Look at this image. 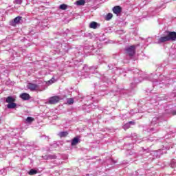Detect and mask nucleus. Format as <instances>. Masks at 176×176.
<instances>
[{"label": "nucleus", "mask_w": 176, "mask_h": 176, "mask_svg": "<svg viewBox=\"0 0 176 176\" xmlns=\"http://www.w3.org/2000/svg\"><path fill=\"white\" fill-rule=\"evenodd\" d=\"M176 40V32H165V36H161L158 38L157 41L155 43H164V42H168L170 41Z\"/></svg>", "instance_id": "f257e3e1"}, {"label": "nucleus", "mask_w": 176, "mask_h": 176, "mask_svg": "<svg viewBox=\"0 0 176 176\" xmlns=\"http://www.w3.org/2000/svg\"><path fill=\"white\" fill-rule=\"evenodd\" d=\"M160 122V117H154L151 121L150 128L147 129L148 133H157L159 131V122Z\"/></svg>", "instance_id": "f03ea898"}, {"label": "nucleus", "mask_w": 176, "mask_h": 176, "mask_svg": "<svg viewBox=\"0 0 176 176\" xmlns=\"http://www.w3.org/2000/svg\"><path fill=\"white\" fill-rule=\"evenodd\" d=\"M27 87L31 91H39L40 90L39 85L36 84L29 83Z\"/></svg>", "instance_id": "7ed1b4c3"}, {"label": "nucleus", "mask_w": 176, "mask_h": 176, "mask_svg": "<svg viewBox=\"0 0 176 176\" xmlns=\"http://www.w3.org/2000/svg\"><path fill=\"white\" fill-rule=\"evenodd\" d=\"M127 54L130 56V57H133L134 54H135V46L131 45L126 49Z\"/></svg>", "instance_id": "20e7f679"}, {"label": "nucleus", "mask_w": 176, "mask_h": 176, "mask_svg": "<svg viewBox=\"0 0 176 176\" xmlns=\"http://www.w3.org/2000/svg\"><path fill=\"white\" fill-rule=\"evenodd\" d=\"M21 19H23V18L20 16H16L14 19H13L10 22V25H12V27H16V25H17V24H20L21 23Z\"/></svg>", "instance_id": "39448f33"}, {"label": "nucleus", "mask_w": 176, "mask_h": 176, "mask_svg": "<svg viewBox=\"0 0 176 176\" xmlns=\"http://www.w3.org/2000/svg\"><path fill=\"white\" fill-rule=\"evenodd\" d=\"M113 12L114 14H116L117 16H119L122 13V7L119 6H116L113 8Z\"/></svg>", "instance_id": "423d86ee"}, {"label": "nucleus", "mask_w": 176, "mask_h": 176, "mask_svg": "<svg viewBox=\"0 0 176 176\" xmlns=\"http://www.w3.org/2000/svg\"><path fill=\"white\" fill-rule=\"evenodd\" d=\"M58 101H60V98L58 96L51 97L49 100L50 104H57Z\"/></svg>", "instance_id": "0eeeda50"}, {"label": "nucleus", "mask_w": 176, "mask_h": 176, "mask_svg": "<svg viewBox=\"0 0 176 176\" xmlns=\"http://www.w3.org/2000/svg\"><path fill=\"white\" fill-rule=\"evenodd\" d=\"M20 98L24 101H27L31 98V96L27 93H23L20 95Z\"/></svg>", "instance_id": "6e6552de"}, {"label": "nucleus", "mask_w": 176, "mask_h": 176, "mask_svg": "<svg viewBox=\"0 0 176 176\" xmlns=\"http://www.w3.org/2000/svg\"><path fill=\"white\" fill-rule=\"evenodd\" d=\"M16 98H13V96H8L6 99V102L8 104H10L12 102H15Z\"/></svg>", "instance_id": "1a4fd4ad"}, {"label": "nucleus", "mask_w": 176, "mask_h": 176, "mask_svg": "<svg viewBox=\"0 0 176 176\" xmlns=\"http://www.w3.org/2000/svg\"><path fill=\"white\" fill-rule=\"evenodd\" d=\"M89 27L90 28L96 30V28H98V27H100V24H98L97 22L93 21L89 24Z\"/></svg>", "instance_id": "9d476101"}, {"label": "nucleus", "mask_w": 176, "mask_h": 176, "mask_svg": "<svg viewBox=\"0 0 176 176\" xmlns=\"http://www.w3.org/2000/svg\"><path fill=\"white\" fill-rule=\"evenodd\" d=\"M131 124L134 125L135 124V122H134V121H130L123 126V129L125 130H128V129H130Z\"/></svg>", "instance_id": "9b49d317"}, {"label": "nucleus", "mask_w": 176, "mask_h": 176, "mask_svg": "<svg viewBox=\"0 0 176 176\" xmlns=\"http://www.w3.org/2000/svg\"><path fill=\"white\" fill-rule=\"evenodd\" d=\"M17 107V104L14 103V102H12V103H8L7 104V108L8 109H14Z\"/></svg>", "instance_id": "f8f14e48"}, {"label": "nucleus", "mask_w": 176, "mask_h": 176, "mask_svg": "<svg viewBox=\"0 0 176 176\" xmlns=\"http://www.w3.org/2000/svg\"><path fill=\"white\" fill-rule=\"evenodd\" d=\"M85 3H86V1L85 0H78L74 4L77 5V6H82Z\"/></svg>", "instance_id": "ddd939ff"}, {"label": "nucleus", "mask_w": 176, "mask_h": 176, "mask_svg": "<svg viewBox=\"0 0 176 176\" xmlns=\"http://www.w3.org/2000/svg\"><path fill=\"white\" fill-rule=\"evenodd\" d=\"M79 142V138H74L72 140V146H75V145H78V143Z\"/></svg>", "instance_id": "4468645a"}, {"label": "nucleus", "mask_w": 176, "mask_h": 176, "mask_svg": "<svg viewBox=\"0 0 176 176\" xmlns=\"http://www.w3.org/2000/svg\"><path fill=\"white\" fill-rule=\"evenodd\" d=\"M58 135L59 137H60V138H63L64 137H67V135H68V132L67 131H62V132H59L58 133Z\"/></svg>", "instance_id": "2eb2a0df"}, {"label": "nucleus", "mask_w": 176, "mask_h": 176, "mask_svg": "<svg viewBox=\"0 0 176 176\" xmlns=\"http://www.w3.org/2000/svg\"><path fill=\"white\" fill-rule=\"evenodd\" d=\"M38 173V170L35 169H31L29 172L28 174L29 175H35V174Z\"/></svg>", "instance_id": "dca6fc26"}, {"label": "nucleus", "mask_w": 176, "mask_h": 176, "mask_svg": "<svg viewBox=\"0 0 176 176\" xmlns=\"http://www.w3.org/2000/svg\"><path fill=\"white\" fill-rule=\"evenodd\" d=\"M68 8V6L67 4H61L59 6V9H60V10H67Z\"/></svg>", "instance_id": "f3484780"}, {"label": "nucleus", "mask_w": 176, "mask_h": 176, "mask_svg": "<svg viewBox=\"0 0 176 176\" xmlns=\"http://www.w3.org/2000/svg\"><path fill=\"white\" fill-rule=\"evenodd\" d=\"M112 17H113V15L111 13H109L107 14L105 19L109 21Z\"/></svg>", "instance_id": "a211bd4d"}, {"label": "nucleus", "mask_w": 176, "mask_h": 176, "mask_svg": "<svg viewBox=\"0 0 176 176\" xmlns=\"http://www.w3.org/2000/svg\"><path fill=\"white\" fill-rule=\"evenodd\" d=\"M150 80H151V82H155V80H157V76H153V74H151V76H150ZM153 79H154V80H153Z\"/></svg>", "instance_id": "6ab92c4d"}, {"label": "nucleus", "mask_w": 176, "mask_h": 176, "mask_svg": "<svg viewBox=\"0 0 176 176\" xmlns=\"http://www.w3.org/2000/svg\"><path fill=\"white\" fill-rule=\"evenodd\" d=\"M54 82H56V79H54V78H52L51 80H50L47 82V85H48V86H50V85L54 83Z\"/></svg>", "instance_id": "aec40b11"}, {"label": "nucleus", "mask_w": 176, "mask_h": 176, "mask_svg": "<svg viewBox=\"0 0 176 176\" xmlns=\"http://www.w3.org/2000/svg\"><path fill=\"white\" fill-rule=\"evenodd\" d=\"M175 166H176V161H175V160H173L170 162V167L172 168H175Z\"/></svg>", "instance_id": "412c9836"}, {"label": "nucleus", "mask_w": 176, "mask_h": 176, "mask_svg": "<svg viewBox=\"0 0 176 176\" xmlns=\"http://www.w3.org/2000/svg\"><path fill=\"white\" fill-rule=\"evenodd\" d=\"M27 123H32L34 122V118L32 117H28L26 119Z\"/></svg>", "instance_id": "4be33fe9"}, {"label": "nucleus", "mask_w": 176, "mask_h": 176, "mask_svg": "<svg viewBox=\"0 0 176 176\" xmlns=\"http://www.w3.org/2000/svg\"><path fill=\"white\" fill-rule=\"evenodd\" d=\"M14 3L16 5H21V3H23V0H14Z\"/></svg>", "instance_id": "5701e85b"}, {"label": "nucleus", "mask_w": 176, "mask_h": 176, "mask_svg": "<svg viewBox=\"0 0 176 176\" xmlns=\"http://www.w3.org/2000/svg\"><path fill=\"white\" fill-rule=\"evenodd\" d=\"M67 104H69V105L74 104V99L73 98H69L67 100Z\"/></svg>", "instance_id": "b1692460"}, {"label": "nucleus", "mask_w": 176, "mask_h": 176, "mask_svg": "<svg viewBox=\"0 0 176 176\" xmlns=\"http://www.w3.org/2000/svg\"><path fill=\"white\" fill-rule=\"evenodd\" d=\"M51 159H56V155H50Z\"/></svg>", "instance_id": "393cba45"}, {"label": "nucleus", "mask_w": 176, "mask_h": 176, "mask_svg": "<svg viewBox=\"0 0 176 176\" xmlns=\"http://www.w3.org/2000/svg\"><path fill=\"white\" fill-rule=\"evenodd\" d=\"M173 115H176V111L173 112Z\"/></svg>", "instance_id": "a878e982"}]
</instances>
